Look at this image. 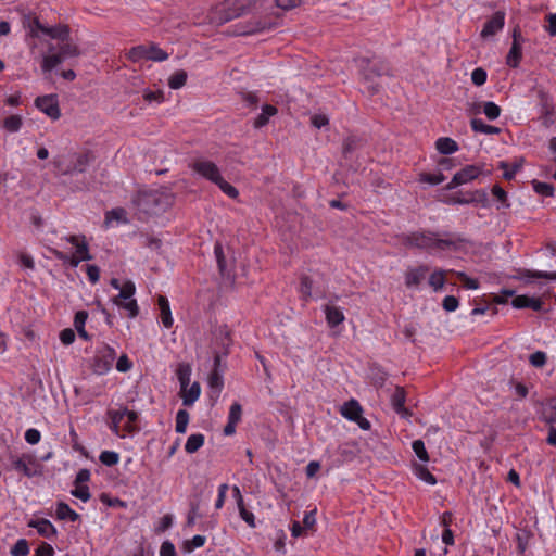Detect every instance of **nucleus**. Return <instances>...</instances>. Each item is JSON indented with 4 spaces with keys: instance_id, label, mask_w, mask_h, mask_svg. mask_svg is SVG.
<instances>
[{
    "instance_id": "nucleus-1",
    "label": "nucleus",
    "mask_w": 556,
    "mask_h": 556,
    "mask_svg": "<svg viewBox=\"0 0 556 556\" xmlns=\"http://www.w3.org/2000/svg\"><path fill=\"white\" fill-rule=\"evenodd\" d=\"M467 242V238L462 233L450 231H415L407 235L404 239V243L408 247L434 253L456 252Z\"/></svg>"
},
{
    "instance_id": "nucleus-2",
    "label": "nucleus",
    "mask_w": 556,
    "mask_h": 556,
    "mask_svg": "<svg viewBox=\"0 0 556 556\" xmlns=\"http://www.w3.org/2000/svg\"><path fill=\"white\" fill-rule=\"evenodd\" d=\"M132 203L146 216L157 215L170 206L172 197L159 190H143L136 194Z\"/></svg>"
},
{
    "instance_id": "nucleus-3",
    "label": "nucleus",
    "mask_w": 556,
    "mask_h": 556,
    "mask_svg": "<svg viewBox=\"0 0 556 556\" xmlns=\"http://www.w3.org/2000/svg\"><path fill=\"white\" fill-rule=\"evenodd\" d=\"M190 167L202 178L218 186V188L230 199L238 198L239 191L223 178L219 167L214 162L205 159H198L191 163Z\"/></svg>"
},
{
    "instance_id": "nucleus-4",
    "label": "nucleus",
    "mask_w": 556,
    "mask_h": 556,
    "mask_svg": "<svg viewBox=\"0 0 556 556\" xmlns=\"http://www.w3.org/2000/svg\"><path fill=\"white\" fill-rule=\"evenodd\" d=\"M89 152H68L53 157L52 164L59 175H75L85 173L91 163Z\"/></svg>"
},
{
    "instance_id": "nucleus-5",
    "label": "nucleus",
    "mask_w": 556,
    "mask_h": 556,
    "mask_svg": "<svg viewBox=\"0 0 556 556\" xmlns=\"http://www.w3.org/2000/svg\"><path fill=\"white\" fill-rule=\"evenodd\" d=\"M108 416L111 421V431L121 438H124L125 433H131L137 430L138 414L135 410H129L126 407L110 409L108 410Z\"/></svg>"
},
{
    "instance_id": "nucleus-6",
    "label": "nucleus",
    "mask_w": 556,
    "mask_h": 556,
    "mask_svg": "<svg viewBox=\"0 0 556 556\" xmlns=\"http://www.w3.org/2000/svg\"><path fill=\"white\" fill-rule=\"evenodd\" d=\"M254 0H224L211 12V20L218 24L227 23L242 15Z\"/></svg>"
},
{
    "instance_id": "nucleus-7",
    "label": "nucleus",
    "mask_w": 556,
    "mask_h": 556,
    "mask_svg": "<svg viewBox=\"0 0 556 556\" xmlns=\"http://www.w3.org/2000/svg\"><path fill=\"white\" fill-rule=\"evenodd\" d=\"M169 54L161 49L156 43L139 45L132 47L127 52V59L131 62H140L143 60L163 62L167 60Z\"/></svg>"
},
{
    "instance_id": "nucleus-8",
    "label": "nucleus",
    "mask_w": 556,
    "mask_h": 556,
    "mask_svg": "<svg viewBox=\"0 0 556 556\" xmlns=\"http://www.w3.org/2000/svg\"><path fill=\"white\" fill-rule=\"evenodd\" d=\"M116 358V351L114 348L103 343L97 348L92 358V370L97 375H104L109 372Z\"/></svg>"
},
{
    "instance_id": "nucleus-9",
    "label": "nucleus",
    "mask_w": 556,
    "mask_h": 556,
    "mask_svg": "<svg viewBox=\"0 0 556 556\" xmlns=\"http://www.w3.org/2000/svg\"><path fill=\"white\" fill-rule=\"evenodd\" d=\"M340 412L343 417L356 422L361 429H370V422L363 417V408L356 400H350L344 403Z\"/></svg>"
},
{
    "instance_id": "nucleus-10",
    "label": "nucleus",
    "mask_w": 556,
    "mask_h": 556,
    "mask_svg": "<svg viewBox=\"0 0 556 556\" xmlns=\"http://www.w3.org/2000/svg\"><path fill=\"white\" fill-rule=\"evenodd\" d=\"M480 174V167L476 165H467L454 175L452 180L446 185L445 189L452 190L460 185L467 184L477 178Z\"/></svg>"
},
{
    "instance_id": "nucleus-11",
    "label": "nucleus",
    "mask_w": 556,
    "mask_h": 556,
    "mask_svg": "<svg viewBox=\"0 0 556 556\" xmlns=\"http://www.w3.org/2000/svg\"><path fill=\"white\" fill-rule=\"evenodd\" d=\"M274 26H275V23H273V22L253 17L251 21L241 25L240 28L237 29V35H240V36L253 35V34H257V33H262L267 29H270Z\"/></svg>"
},
{
    "instance_id": "nucleus-12",
    "label": "nucleus",
    "mask_w": 556,
    "mask_h": 556,
    "mask_svg": "<svg viewBox=\"0 0 556 556\" xmlns=\"http://www.w3.org/2000/svg\"><path fill=\"white\" fill-rule=\"evenodd\" d=\"M36 106L52 119L61 116L55 96H42L36 99Z\"/></svg>"
},
{
    "instance_id": "nucleus-13",
    "label": "nucleus",
    "mask_w": 556,
    "mask_h": 556,
    "mask_svg": "<svg viewBox=\"0 0 556 556\" xmlns=\"http://www.w3.org/2000/svg\"><path fill=\"white\" fill-rule=\"evenodd\" d=\"M505 24V13L503 11L495 12L490 20H488L481 30V37L488 38L494 36L503 29Z\"/></svg>"
},
{
    "instance_id": "nucleus-14",
    "label": "nucleus",
    "mask_w": 556,
    "mask_h": 556,
    "mask_svg": "<svg viewBox=\"0 0 556 556\" xmlns=\"http://www.w3.org/2000/svg\"><path fill=\"white\" fill-rule=\"evenodd\" d=\"M36 26L39 31L43 35H47L53 39H59L61 41H65L70 35V28L66 25H58V26H45L40 24L38 21L36 22Z\"/></svg>"
},
{
    "instance_id": "nucleus-15",
    "label": "nucleus",
    "mask_w": 556,
    "mask_h": 556,
    "mask_svg": "<svg viewBox=\"0 0 556 556\" xmlns=\"http://www.w3.org/2000/svg\"><path fill=\"white\" fill-rule=\"evenodd\" d=\"M429 268L426 265H420L415 268H410L405 274V285L407 288L418 287L425 279Z\"/></svg>"
},
{
    "instance_id": "nucleus-16",
    "label": "nucleus",
    "mask_w": 556,
    "mask_h": 556,
    "mask_svg": "<svg viewBox=\"0 0 556 556\" xmlns=\"http://www.w3.org/2000/svg\"><path fill=\"white\" fill-rule=\"evenodd\" d=\"M12 465L14 470L22 472L24 476L28 478H33L40 475L38 466L34 462H31L30 458H28V462L25 459V457L17 458L13 460Z\"/></svg>"
},
{
    "instance_id": "nucleus-17",
    "label": "nucleus",
    "mask_w": 556,
    "mask_h": 556,
    "mask_svg": "<svg viewBox=\"0 0 556 556\" xmlns=\"http://www.w3.org/2000/svg\"><path fill=\"white\" fill-rule=\"evenodd\" d=\"M513 306L515 308H531L535 312H540L543 309V302L538 298H532L528 295H517L513 302Z\"/></svg>"
},
{
    "instance_id": "nucleus-18",
    "label": "nucleus",
    "mask_w": 556,
    "mask_h": 556,
    "mask_svg": "<svg viewBox=\"0 0 556 556\" xmlns=\"http://www.w3.org/2000/svg\"><path fill=\"white\" fill-rule=\"evenodd\" d=\"M324 313L326 315V321L331 328L337 327L344 321V314L338 306L326 304L324 306Z\"/></svg>"
},
{
    "instance_id": "nucleus-19",
    "label": "nucleus",
    "mask_w": 556,
    "mask_h": 556,
    "mask_svg": "<svg viewBox=\"0 0 556 556\" xmlns=\"http://www.w3.org/2000/svg\"><path fill=\"white\" fill-rule=\"evenodd\" d=\"M539 417L547 425H556V402L554 400H548L543 403L539 412Z\"/></svg>"
},
{
    "instance_id": "nucleus-20",
    "label": "nucleus",
    "mask_w": 556,
    "mask_h": 556,
    "mask_svg": "<svg viewBox=\"0 0 556 556\" xmlns=\"http://www.w3.org/2000/svg\"><path fill=\"white\" fill-rule=\"evenodd\" d=\"M66 241L73 244L76 249V255L80 257L83 261H90L92 260L91 254L89 253L88 244L85 241V238L83 237L81 241L78 236H68L65 237Z\"/></svg>"
},
{
    "instance_id": "nucleus-21",
    "label": "nucleus",
    "mask_w": 556,
    "mask_h": 556,
    "mask_svg": "<svg viewBox=\"0 0 556 556\" xmlns=\"http://www.w3.org/2000/svg\"><path fill=\"white\" fill-rule=\"evenodd\" d=\"M405 400L406 394L404 389L402 387H396L391 396V404L393 409L402 416H406L408 414L407 409L405 408Z\"/></svg>"
},
{
    "instance_id": "nucleus-22",
    "label": "nucleus",
    "mask_w": 556,
    "mask_h": 556,
    "mask_svg": "<svg viewBox=\"0 0 556 556\" xmlns=\"http://www.w3.org/2000/svg\"><path fill=\"white\" fill-rule=\"evenodd\" d=\"M157 304L161 312V320L165 328H170L173 326L174 319L172 317V312L169 307V302L166 296L159 295Z\"/></svg>"
},
{
    "instance_id": "nucleus-23",
    "label": "nucleus",
    "mask_w": 556,
    "mask_h": 556,
    "mask_svg": "<svg viewBox=\"0 0 556 556\" xmlns=\"http://www.w3.org/2000/svg\"><path fill=\"white\" fill-rule=\"evenodd\" d=\"M182 404L185 406H191L199 399L201 394V387L199 382H193L190 387L188 386L185 390H181Z\"/></svg>"
},
{
    "instance_id": "nucleus-24",
    "label": "nucleus",
    "mask_w": 556,
    "mask_h": 556,
    "mask_svg": "<svg viewBox=\"0 0 556 556\" xmlns=\"http://www.w3.org/2000/svg\"><path fill=\"white\" fill-rule=\"evenodd\" d=\"M277 108L271 104H265L262 106L261 114L254 119L253 126L254 128H262L264 127L269 118L277 114Z\"/></svg>"
},
{
    "instance_id": "nucleus-25",
    "label": "nucleus",
    "mask_w": 556,
    "mask_h": 556,
    "mask_svg": "<svg viewBox=\"0 0 556 556\" xmlns=\"http://www.w3.org/2000/svg\"><path fill=\"white\" fill-rule=\"evenodd\" d=\"M29 526L37 529L38 533L46 538H51L56 534L54 526L48 519L31 521Z\"/></svg>"
},
{
    "instance_id": "nucleus-26",
    "label": "nucleus",
    "mask_w": 556,
    "mask_h": 556,
    "mask_svg": "<svg viewBox=\"0 0 556 556\" xmlns=\"http://www.w3.org/2000/svg\"><path fill=\"white\" fill-rule=\"evenodd\" d=\"M135 291V283L130 280L126 281L119 289V293L113 299V303L115 305H121L122 302L131 300Z\"/></svg>"
},
{
    "instance_id": "nucleus-27",
    "label": "nucleus",
    "mask_w": 556,
    "mask_h": 556,
    "mask_svg": "<svg viewBox=\"0 0 556 556\" xmlns=\"http://www.w3.org/2000/svg\"><path fill=\"white\" fill-rule=\"evenodd\" d=\"M435 148L441 154H452L458 151V144L455 140L448 137H441L435 142Z\"/></svg>"
},
{
    "instance_id": "nucleus-28",
    "label": "nucleus",
    "mask_w": 556,
    "mask_h": 556,
    "mask_svg": "<svg viewBox=\"0 0 556 556\" xmlns=\"http://www.w3.org/2000/svg\"><path fill=\"white\" fill-rule=\"evenodd\" d=\"M522 59V48L521 45H518L516 42H511V47L509 49V52L506 56V64L509 67L516 68L519 66L520 61Z\"/></svg>"
},
{
    "instance_id": "nucleus-29",
    "label": "nucleus",
    "mask_w": 556,
    "mask_h": 556,
    "mask_svg": "<svg viewBox=\"0 0 556 556\" xmlns=\"http://www.w3.org/2000/svg\"><path fill=\"white\" fill-rule=\"evenodd\" d=\"M176 376L180 383V390H185L190 384L191 367L189 364L180 363L176 369Z\"/></svg>"
},
{
    "instance_id": "nucleus-30",
    "label": "nucleus",
    "mask_w": 556,
    "mask_h": 556,
    "mask_svg": "<svg viewBox=\"0 0 556 556\" xmlns=\"http://www.w3.org/2000/svg\"><path fill=\"white\" fill-rule=\"evenodd\" d=\"M56 517L60 520H71L77 521L79 519V515L73 510L66 503L60 502L56 505Z\"/></svg>"
},
{
    "instance_id": "nucleus-31",
    "label": "nucleus",
    "mask_w": 556,
    "mask_h": 556,
    "mask_svg": "<svg viewBox=\"0 0 556 556\" xmlns=\"http://www.w3.org/2000/svg\"><path fill=\"white\" fill-rule=\"evenodd\" d=\"M471 128L476 132H481L485 135H495L500 134L501 129L496 126L488 125L480 118H473L470 122Z\"/></svg>"
},
{
    "instance_id": "nucleus-32",
    "label": "nucleus",
    "mask_w": 556,
    "mask_h": 556,
    "mask_svg": "<svg viewBox=\"0 0 556 556\" xmlns=\"http://www.w3.org/2000/svg\"><path fill=\"white\" fill-rule=\"evenodd\" d=\"M204 435L202 433L191 434L185 444V450L189 454H193L199 451L204 444Z\"/></svg>"
},
{
    "instance_id": "nucleus-33",
    "label": "nucleus",
    "mask_w": 556,
    "mask_h": 556,
    "mask_svg": "<svg viewBox=\"0 0 556 556\" xmlns=\"http://www.w3.org/2000/svg\"><path fill=\"white\" fill-rule=\"evenodd\" d=\"M237 506L239 510V515L241 519L250 527L255 528V516L252 511L248 510V508L244 505L243 497H240L237 500Z\"/></svg>"
},
{
    "instance_id": "nucleus-34",
    "label": "nucleus",
    "mask_w": 556,
    "mask_h": 556,
    "mask_svg": "<svg viewBox=\"0 0 556 556\" xmlns=\"http://www.w3.org/2000/svg\"><path fill=\"white\" fill-rule=\"evenodd\" d=\"M445 274L446 271L443 269H435L429 277V286L434 291H440L443 289L445 285Z\"/></svg>"
},
{
    "instance_id": "nucleus-35",
    "label": "nucleus",
    "mask_w": 556,
    "mask_h": 556,
    "mask_svg": "<svg viewBox=\"0 0 556 556\" xmlns=\"http://www.w3.org/2000/svg\"><path fill=\"white\" fill-rule=\"evenodd\" d=\"M126 215H127V213L123 207L112 208L111 211H108L105 213L104 223L106 226L110 225V223L112 220H117L119 223L127 224L128 219H127Z\"/></svg>"
},
{
    "instance_id": "nucleus-36",
    "label": "nucleus",
    "mask_w": 556,
    "mask_h": 556,
    "mask_svg": "<svg viewBox=\"0 0 556 556\" xmlns=\"http://www.w3.org/2000/svg\"><path fill=\"white\" fill-rule=\"evenodd\" d=\"M58 53L62 58V60L65 61L66 59L78 55L79 51L75 45H72L65 40L61 41V43L59 45Z\"/></svg>"
},
{
    "instance_id": "nucleus-37",
    "label": "nucleus",
    "mask_w": 556,
    "mask_h": 556,
    "mask_svg": "<svg viewBox=\"0 0 556 556\" xmlns=\"http://www.w3.org/2000/svg\"><path fill=\"white\" fill-rule=\"evenodd\" d=\"M208 386L211 390L216 393V396H218L224 387L223 375L219 372V370H212V372L208 376Z\"/></svg>"
},
{
    "instance_id": "nucleus-38",
    "label": "nucleus",
    "mask_w": 556,
    "mask_h": 556,
    "mask_svg": "<svg viewBox=\"0 0 556 556\" xmlns=\"http://www.w3.org/2000/svg\"><path fill=\"white\" fill-rule=\"evenodd\" d=\"M414 472L420 480L430 485H434L437 483L435 477L424 465L416 464L414 466Z\"/></svg>"
},
{
    "instance_id": "nucleus-39",
    "label": "nucleus",
    "mask_w": 556,
    "mask_h": 556,
    "mask_svg": "<svg viewBox=\"0 0 556 556\" xmlns=\"http://www.w3.org/2000/svg\"><path fill=\"white\" fill-rule=\"evenodd\" d=\"M188 75L187 72L180 70L175 72L168 79V86L170 89H179L185 86Z\"/></svg>"
},
{
    "instance_id": "nucleus-40",
    "label": "nucleus",
    "mask_w": 556,
    "mask_h": 556,
    "mask_svg": "<svg viewBox=\"0 0 556 556\" xmlns=\"http://www.w3.org/2000/svg\"><path fill=\"white\" fill-rule=\"evenodd\" d=\"M389 73V68L386 64H380L379 66L376 63L368 62V71L364 72L366 79H371L374 76H381Z\"/></svg>"
},
{
    "instance_id": "nucleus-41",
    "label": "nucleus",
    "mask_w": 556,
    "mask_h": 556,
    "mask_svg": "<svg viewBox=\"0 0 556 556\" xmlns=\"http://www.w3.org/2000/svg\"><path fill=\"white\" fill-rule=\"evenodd\" d=\"M189 422V413L185 409H179L176 414L175 430L177 433H185Z\"/></svg>"
},
{
    "instance_id": "nucleus-42",
    "label": "nucleus",
    "mask_w": 556,
    "mask_h": 556,
    "mask_svg": "<svg viewBox=\"0 0 556 556\" xmlns=\"http://www.w3.org/2000/svg\"><path fill=\"white\" fill-rule=\"evenodd\" d=\"M63 62L62 58L59 55L58 52L55 53H50L48 55H46L43 58V61H42V70L45 72H50L52 71L54 67H56L59 64H61Z\"/></svg>"
},
{
    "instance_id": "nucleus-43",
    "label": "nucleus",
    "mask_w": 556,
    "mask_h": 556,
    "mask_svg": "<svg viewBox=\"0 0 556 556\" xmlns=\"http://www.w3.org/2000/svg\"><path fill=\"white\" fill-rule=\"evenodd\" d=\"M501 112H502V110L496 103H494L492 101H488V102L483 103V113L490 121H494L497 117H500Z\"/></svg>"
},
{
    "instance_id": "nucleus-44",
    "label": "nucleus",
    "mask_w": 556,
    "mask_h": 556,
    "mask_svg": "<svg viewBox=\"0 0 556 556\" xmlns=\"http://www.w3.org/2000/svg\"><path fill=\"white\" fill-rule=\"evenodd\" d=\"M313 281L308 276H302L300 282V293L304 301L312 298Z\"/></svg>"
},
{
    "instance_id": "nucleus-45",
    "label": "nucleus",
    "mask_w": 556,
    "mask_h": 556,
    "mask_svg": "<svg viewBox=\"0 0 556 556\" xmlns=\"http://www.w3.org/2000/svg\"><path fill=\"white\" fill-rule=\"evenodd\" d=\"M3 127L10 132H16L22 127V118L18 115H11L3 121Z\"/></svg>"
},
{
    "instance_id": "nucleus-46",
    "label": "nucleus",
    "mask_w": 556,
    "mask_h": 556,
    "mask_svg": "<svg viewBox=\"0 0 556 556\" xmlns=\"http://www.w3.org/2000/svg\"><path fill=\"white\" fill-rule=\"evenodd\" d=\"M100 462L109 467L116 465L119 460V455L113 451H103L99 456Z\"/></svg>"
},
{
    "instance_id": "nucleus-47",
    "label": "nucleus",
    "mask_w": 556,
    "mask_h": 556,
    "mask_svg": "<svg viewBox=\"0 0 556 556\" xmlns=\"http://www.w3.org/2000/svg\"><path fill=\"white\" fill-rule=\"evenodd\" d=\"M525 278H543L547 280H556V271H539L526 269L522 274Z\"/></svg>"
},
{
    "instance_id": "nucleus-48",
    "label": "nucleus",
    "mask_w": 556,
    "mask_h": 556,
    "mask_svg": "<svg viewBox=\"0 0 556 556\" xmlns=\"http://www.w3.org/2000/svg\"><path fill=\"white\" fill-rule=\"evenodd\" d=\"M206 542V538L204 535L197 534L190 541H186L184 543V549L188 553L192 552L194 548L202 547Z\"/></svg>"
},
{
    "instance_id": "nucleus-49",
    "label": "nucleus",
    "mask_w": 556,
    "mask_h": 556,
    "mask_svg": "<svg viewBox=\"0 0 556 556\" xmlns=\"http://www.w3.org/2000/svg\"><path fill=\"white\" fill-rule=\"evenodd\" d=\"M29 554V546L25 539H20L11 548L12 556H27Z\"/></svg>"
},
{
    "instance_id": "nucleus-50",
    "label": "nucleus",
    "mask_w": 556,
    "mask_h": 556,
    "mask_svg": "<svg viewBox=\"0 0 556 556\" xmlns=\"http://www.w3.org/2000/svg\"><path fill=\"white\" fill-rule=\"evenodd\" d=\"M413 451L416 456L424 463L429 460L428 452L425 447V443L421 440H415L412 444Z\"/></svg>"
},
{
    "instance_id": "nucleus-51",
    "label": "nucleus",
    "mask_w": 556,
    "mask_h": 556,
    "mask_svg": "<svg viewBox=\"0 0 556 556\" xmlns=\"http://www.w3.org/2000/svg\"><path fill=\"white\" fill-rule=\"evenodd\" d=\"M74 485H75V489H73L71 491V494L85 503L88 502L91 497L88 485H78V484H74Z\"/></svg>"
},
{
    "instance_id": "nucleus-52",
    "label": "nucleus",
    "mask_w": 556,
    "mask_h": 556,
    "mask_svg": "<svg viewBox=\"0 0 556 556\" xmlns=\"http://www.w3.org/2000/svg\"><path fill=\"white\" fill-rule=\"evenodd\" d=\"M119 308H124L128 312L129 318H135L139 314V306L137 304V301L135 299L124 301L121 305H117Z\"/></svg>"
},
{
    "instance_id": "nucleus-53",
    "label": "nucleus",
    "mask_w": 556,
    "mask_h": 556,
    "mask_svg": "<svg viewBox=\"0 0 556 556\" xmlns=\"http://www.w3.org/2000/svg\"><path fill=\"white\" fill-rule=\"evenodd\" d=\"M547 356L545 352L536 351L529 356V362L533 367L541 368L546 364Z\"/></svg>"
},
{
    "instance_id": "nucleus-54",
    "label": "nucleus",
    "mask_w": 556,
    "mask_h": 556,
    "mask_svg": "<svg viewBox=\"0 0 556 556\" xmlns=\"http://www.w3.org/2000/svg\"><path fill=\"white\" fill-rule=\"evenodd\" d=\"M419 180L421 182H427L429 185L435 186V185L443 182L445 180V176L443 174L435 175V174L422 173V174H420Z\"/></svg>"
},
{
    "instance_id": "nucleus-55",
    "label": "nucleus",
    "mask_w": 556,
    "mask_h": 556,
    "mask_svg": "<svg viewBox=\"0 0 556 556\" xmlns=\"http://www.w3.org/2000/svg\"><path fill=\"white\" fill-rule=\"evenodd\" d=\"M143 99L148 103H152V102L162 103L164 101V92L162 90H156V91L144 90Z\"/></svg>"
},
{
    "instance_id": "nucleus-56",
    "label": "nucleus",
    "mask_w": 556,
    "mask_h": 556,
    "mask_svg": "<svg viewBox=\"0 0 556 556\" xmlns=\"http://www.w3.org/2000/svg\"><path fill=\"white\" fill-rule=\"evenodd\" d=\"M214 253H215V256H216V261H217V265H218L220 274L222 275H226V273H227V270H226V261H225V256H224V253H223V248H222V245L219 243L215 244Z\"/></svg>"
},
{
    "instance_id": "nucleus-57",
    "label": "nucleus",
    "mask_w": 556,
    "mask_h": 556,
    "mask_svg": "<svg viewBox=\"0 0 556 556\" xmlns=\"http://www.w3.org/2000/svg\"><path fill=\"white\" fill-rule=\"evenodd\" d=\"M533 187L538 193L544 197H552L554 194V187L551 184L534 181Z\"/></svg>"
},
{
    "instance_id": "nucleus-58",
    "label": "nucleus",
    "mask_w": 556,
    "mask_h": 556,
    "mask_svg": "<svg viewBox=\"0 0 556 556\" xmlns=\"http://www.w3.org/2000/svg\"><path fill=\"white\" fill-rule=\"evenodd\" d=\"M488 74L482 67H477L471 73V80L476 86H482L486 81Z\"/></svg>"
},
{
    "instance_id": "nucleus-59",
    "label": "nucleus",
    "mask_w": 556,
    "mask_h": 556,
    "mask_svg": "<svg viewBox=\"0 0 556 556\" xmlns=\"http://www.w3.org/2000/svg\"><path fill=\"white\" fill-rule=\"evenodd\" d=\"M492 194L502 203L504 207L510 206L507 201V192L501 186L494 185L492 188Z\"/></svg>"
},
{
    "instance_id": "nucleus-60",
    "label": "nucleus",
    "mask_w": 556,
    "mask_h": 556,
    "mask_svg": "<svg viewBox=\"0 0 556 556\" xmlns=\"http://www.w3.org/2000/svg\"><path fill=\"white\" fill-rule=\"evenodd\" d=\"M242 407L239 403L235 402L229 409L228 420L238 424L241 420Z\"/></svg>"
},
{
    "instance_id": "nucleus-61",
    "label": "nucleus",
    "mask_w": 556,
    "mask_h": 556,
    "mask_svg": "<svg viewBox=\"0 0 556 556\" xmlns=\"http://www.w3.org/2000/svg\"><path fill=\"white\" fill-rule=\"evenodd\" d=\"M132 363L129 361L128 356L126 354H123L118 357L116 362V369L119 372H127L131 369Z\"/></svg>"
},
{
    "instance_id": "nucleus-62",
    "label": "nucleus",
    "mask_w": 556,
    "mask_h": 556,
    "mask_svg": "<svg viewBox=\"0 0 556 556\" xmlns=\"http://www.w3.org/2000/svg\"><path fill=\"white\" fill-rule=\"evenodd\" d=\"M458 305H459V302L454 295H446L442 302V306L446 312L456 311Z\"/></svg>"
},
{
    "instance_id": "nucleus-63",
    "label": "nucleus",
    "mask_w": 556,
    "mask_h": 556,
    "mask_svg": "<svg viewBox=\"0 0 556 556\" xmlns=\"http://www.w3.org/2000/svg\"><path fill=\"white\" fill-rule=\"evenodd\" d=\"M160 556H176L175 545L169 541L163 542L160 548Z\"/></svg>"
},
{
    "instance_id": "nucleus-64",
    "label": "nucleus",
    "mask_w": 556,
    "mask_h": 556,
    "mask_svg": "<svg viewBox=\"0 0 556 556\" xmlns=\"http://www.w3.org/2000/svg\"><path fill=\"white\" fill-rule=\"evenodd\" d=\"M547 25L545 26L546 31L551 36H556V13H549L546 16Z\"/></svg>"
}]
</instances>
